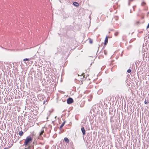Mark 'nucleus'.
Listing matches in <instances>:
<instances>
[{"label": "nucleus", "instance_id": "obj_8", "mask_svg": "<svg viewBox=\"0 0 149 149\" xmlns=\"http://www.w3.org/2000/svg\"><path fill=\"white\" fill-rule=\"evenodd\" d=\"M23 132L22 131H20L19 132V134L20 136H22L23 135Z\"/></svg>", "mask_w": 149, "mask_h": 149}, {"label": "nucleus", "instance_id": "obj_12", "mask_svg": "<svg viewBox=\"0 0 149 149\" xmlns=\"http://www.w3.org/2000/svg\"><path fill=\"white\" fill-rule=\"evenodd\" d=\"M43 132H44V130H42V131H41L40 134V136H41L43 134Z\"/></svg>", "mask_w": 149, "mask_h": 149}, {"label": "nucleus", "instance_id": "obj_19", "mask_svg": "<svg viewBox=\"0 0 149 149\" xmlns=\"http://www.w3.org/2000/svg\"><path fill=\"white\" fill-rule=\"evenodd\" d=\"M104 54H106H106H107V52H106L105 51H104Z\"/></svg>", "mask_w": 149, "mask_h": 149}, {"label": "nucleus", "instance_id": "obj_10", "mask_svg": "<svg viewBox=\"0 0 149 149\" xmlns=\"http://www.w3.org/2000/svg\"><path fill=\"white\" fill-rule=\"evenodd\" d=\"M24 149H31V146H28L27 148H25Z\"/></svg>", "mask_w": 149, "mask_h": 149}, {"label": "nucleus", "instance_id": "obj_5", "mask_svg": "<svg viewBox=\"0 0 149 149\" xmlns=\"http://www.w3.org/2000/svg\"><path fill=\"white\" fill-rule=\"evenodd\" d=\"M73 4L74 6L76 7H78L79 6V3L76 2H73Z\"/></svg>", "mask_w": 149, "mask_h": 149}, {"label": "nucleus", "instance_id": "obj_23", "mask_svg": "<svg viewBox=\"0 0 149 149\" xmlns=\"http://www.w3.org/2000/svg\"><path fill=\"white\" fill-rule=\"evenodd\" d=\"M131 42V40H130V42Z\"/></svg>", "mask_w": 149, "mask_h": 149}, {"label": "nucleus", "instance_id": "obj_20", "mask_svg": "<svg viewBox=\"0 0 149 149\" xmlns=\"http://www.w3.org/2000/svg\"><path fill=\"white\" fill-rule=\"evenodd\" d=\"M4 149H8L7 148H4Z\"/></svg>", "mask_w": 149, "mask_h": 149}, {"label": "nucleus", "instance_id": "obj_6", "mask_svg": "<svg viewBox=\"0 0 149 149\" xmlns=\"http://www.w3.org/2000/svg\"><path fill=\"white\" fill-rule=\"evenodd\" d=\"M64 139V141L66 143H69V140L67 138V137L65 138Z\"/></svg>", "mask_w": 149, "mask_h": 149}, {"label": "nucleus", "instance_id": "obj_4", "mask_svg": "<svg viewBox=\"0 0 149 149\" xmlns=\"http://www.w3.org/2000/svg\"><path fill=\"white\" fill-rule=\"evenodd\" d=\"M108 38H107V37H106V38L105 39V40H104V45H106L108 43Z\"/></svg>", "mask_w": 149, "mask_h": 149}, {"label": "nucleus", "instance_id": "obj_9", "mask_svg": "<svg viewBox=\"0 0 149 149\" xmlns=\"http://www.w3.org/2000/svg\"><path fill=\"white\" fill-rule=\"evenodd\" d=\"M30 59L29 58H25L24 59L23 61H30Z\"/></svg>", "mask_w": 149, "mask_h": 149}, {"label": "nucleus", "instance_id": "obj_16", "mask_svg": "<svg viewBox=\"0 0 149 149\" xmlns=\"http://www.w3.org/2000/svg\"><path fill=\"white\" fill-rule=\"evenodd\" d=\"M133 1V0H129V3H128V5H130V1Z\"/></svg>", "mask_w": 149, "mask_h": 149}, {"label": "nucleus", "instance_id": "obj_7", "mask_svg": "<svg viewBox=\"0 0 149 149\" xmlns=\"http://www.w3.org/2000/svg\"><path fill=\"white\" fill-rule=\"evenodd\" d=\"M65 122L64 121V122L61 125L60 127V129H61L64 126L65 124Z\"/></svg>", "mask_w": 149, "mask_h": 149}, {"label": "nucleus", "instance_id": "obj_3", "mask_svg": "<svg viewBox=\"0 0 149 149\" xmlns=\"http://www.w3.org/2000/svg\"><path fill=\"white\" fill-rule=\"evenodd\" d=\"M81 131L83 133V135H84L85 134V131L84 128V127H82L81 128Z\"/></svg>", "mask_w": 149, "mask_h": 149}, {"label": "nucleus", "instance_id": "obj_21", "mask_svg": "<svg viewBox=\"0 0 149 149\" xmlns=\"http://www.w3.org/2000/svg\"><path fill=\"white\" fill-rule=\"evenodd\" d=\"M56 118V117H55V118Z\"/></svg>", "mask_w": 149, "mask_h": 149}, {"label": "nucleus", "instance_id": "obj_17", "mask_svg": "<svg viewBox=\"0 0 149 149\" xmlns=\"http://www.w3.org/2000/svg\"><path fill=\"white\" fill-rule=\"evenodd\" d=\"M118 32H116L115 33V35L116 36H117L118 35Z\"/></svg>", "mask_w": 149, "mask_h": 149}, {"label": "nucleus", "instance_id": "obj_15", "mask_svg": "<svg viewBox=\"0 0 149 149\" xmlns=\"http://www.w3.org/2000/svg\"><path fill=\"white\" fill-rule=\"evenodd\" d=\"M131 72V70L130 69H128L127 70V72L128 73H130Z\"/></svg>", "mask_w": 149, "mask_h": 149}, {"label": "nucleus", "instance_id": "obj_11", "mask_svg": "<svg viewBox=\"0 0 149 149\" xmlns=\"http://www.w3.org/2000/svg\"><path fill=\"white\" fill-rule=\"evenodd\" d=\"M146 4V3L144 2H143L141 3V5L143 6H145Z\"/></svg>", "mask_w": 149, "mask_h": 149}, {"label": "nucleus", "instance_id": "obj_18", "mask_svg": "<svg viewBox=\"0 0 149 149\" xmlns=\"http://www.w3.org/2000/svg\"><path fill=\"white\" fill-rule=\"evenodd\" d=\"M146 28L147 29L149 28V23L148 24V25H147Z\"/></svg>", "mask_w": 149, "mask_h": 149}, {"label": "nucleus", "instance_id": "obj_13", "mask_svg": "<svg viewBox=\"0 0 149 149\" xmlns=\"http://www.w3.org/2000/svg\"><path fill=\"white\" fill-rule=\"evenodd\" d=\"M89 42L90 44H92L93 43V41L91 39H90Z\"/></svg>", "mask_w": 149, "mask_h": 149}, {"label": "nucleus", "instance_id": "obj_14", "mask_svg": "<svg viewBox=\"0 0 149 149\" xmlns=\"http://www.w3.org/2000/svg\"><path fill=\"white\" fill-rule=\"evenodd\" d=\"M145 104H147L148 103V101H147L146 100L144 102Z\"/></svg>", "mask_w": 149, "mask_h": 149}, {"label": "nucleus", "instance_id": "obj_22", "mask_svg": "<svg viewBox=\"0 0 149 149\" xmlns=\"http://www.w3.org/2000/svg\"><path fill=\"white\" fill-rule=\"evenodd\" d=\"M134 6H133V8H134Z\"/></svg>", "mask_w": 149, "mask_h": 149}, {"label": "nucleus", "instance_id": "obj_2", "mask_svg": "<svg viewBox=\"0 0 149 149\" xmlns=\"http://www.w3.org/2000/svg\"><path fill=\"white\" fill-rule=\"evenodd\" d=\"M67 102L68 104H70L73 102V100L72 98L69 97L67 99Z\"/></svg>", "mask_w": 149, "mask_h": 149}, {"label": "nucleus", "instance_id": "obj_1", "mask_svg": "<svg viewBox=\"0 0 149 149\" xmlns=\"http://www.w3.org/2000/svg\"><path fill=\"white\" fill-rule=\"evenodd\" d=\"M33 140V138L30 136H28L26 137L25 139L23 145L25 146H27L29 145L30 143L32 142Z\"/></svg>", "mask_w": 149, "mask_h": 149}]
</instances>
